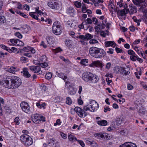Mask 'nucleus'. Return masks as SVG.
<instances>
[{
	"label": "nucleus",
	"mask_w": 147,
	"mask_h": 147,
	"mask_svg": "<svg viewBox=\"0 0 147 147\" xmlns=\"http://www.w3.org/2000/svg\"><path fill=\"white\" fill-rule=\"evenodd\" d=\"M74 5L75 6L78 8H80L81 7V3L76 1L75 2Z\"/></svg>",
	"instance_id": "46"
},
{
	"label": "nucleus",
	"mask_w": 147,
	"mask_h": 147,
	"mask_svg": "<svg viewBox=\"0 0 147 147\" xmlns=\"http://www.w3.org/2000/svg\"><path fill=\"white\" fill-rule=\"evenodd\" d=\"M98 26L100 27V28L101 29H103L105 28V24L104 23V22L102 21V24H98Z\"/></svg>",
	"instance_id": "54"
},
{
	"label": "nucleus",
	"mask_w": 147,
	"mask_h": 147,
	"mask_svg": "<svg viewBox=\"0 0 147 147\" xmlns=\"http://www.w3.org/2000/svg\"><path fill=\"white\" fill-rule=\"evenodd\" d=\"M35 8L36 12H37V13H38L39 15H41L43 14V13L40 10H39V7H37Z\"/></svg>",
	"instance_id": "40"
},
{
	"label": "nucleus",
	"mask_w": 147,
	"mask_h": 147,
	"mask_svg": "<svg viewBox=\"0 0 147 147\" xmlns=\"http://www.w3.org/2000/svg\"><path fill=\"white\" fill-rule=\"evenodd\" d=\"M24 45V43L21 41L20 40L18 39L17 42V46H23Z\"/></svg>",
	"instance_id": "43"
},
{
	"label": "nucleus",
	"mask_w": 147,
	"mask_h": 147,
	"mask_svg": "<svg viewBox=\"0 0 147 147\" xmlns=\"http://www.w3.org/2000/svg\"><path fill=\"white\" fill-rule=\"evenodd\" d=\"M138 112L139 113L144 114L145 113V111H144L143 108L142 107H140L138 110Z\"/></svg>",
	"instance_id": "53"
},
{
	"label": "nucleus",
	"mask_w": 147,
	"mask_h": 147,
	"mask_svg": "<svg viewBox=\"0 0 147 147\" xmlns=\"http://www.w3.org/2000/svg\"><path fill=\"white\" fill-rule=\"evenodd\" d=\"M84 24L86 25H88L91 24L92 23V20L89 18H88L86 20H85L84 21Z\"/></svg>",
	"instance_id": "24"
},
{
	"label": "nucleus",
	"mask_w": 147,
	"mask_h": 147,
	"mask_svg": "<svg viewBox=\"0 0 147 147\" xmlns=\"http://www.w3.org/2000/svg\"><path fill=\"white\" fill-rule=\"evenodd\" d=\"M68 138L69 140L70 141H74V140H77V138L71 134H70L68 135Z\"/></svg>",
	"instance_id": "32"
},
{
	"label": "nucleus",
	"mask_w": 147,
	"mask_h": 147,
	"mask_svg": "<svg viewBox=\"0 0 147 147\" xmlns=\"http://www.w3.org/2000/svg\"><path fill=\"white\" fill-rule=\"evenodd\" d=\"M133 3L137 6H140V4L141 3L140 0H132Z\"/></svg>",
	"instance_id": "30"
},
{
	"label": "nucleus",
	"mask_w": 147,
	"mask_h": 147,
	"mask_svg": "<svg viewBox=\"0 0 147 147\" xmlns=\"http://www.w3.org/2000/svg\"><path fill=\"white\" fill-rule=\"evenodd\" d=\"M105 47H107L109 46H111L112 47H114L116 45L114 41H111L105 42Z\"/></svg>",
	"instance_id": "19"
},
{
	"label": "nucleus",
	"mask_w": 147,
	"mask_h": 147,
	"mask_svg": "<svg viewBox=\"0 0 147 147\" xmlns=\"http://www.w3.org/2000/svg\"><path fill=\"white\" fill-rule=\"evenodd\" d=\"M61 122L60 121V119H57L56 121V123H54V125L55 126H56L57 125H61Z\"/></svg>",
	"instance_id": "55"
},
{
	"label": "nucleus",
	"mask_w": 147,
	"mask_h": 147,
	"mask_svg": "<svg viewBox=\"0 0 147 147\" xmlns=\"http://www.w3.org/2000/svg\"><path fill=\"white\" fill-rule=\"evenodd\" d=\"M52 76V73L51 72H49L46 74L45 78L47 80H49L51 79Z\"/></svg>",
	"instance_id": "37"
},
{
	"label": "nucleus",
	"mask_w": 147,
	"mask_h": 147,
	"mask_svg": "<svg viewBox=\"0 0 147 147\" xmlns=\"http://www.w3.org/2000/svg\"><path fill=\"white\" fill-rule=\"evenodd\" d=\"M128 53L129 55H133L135 54V52L132 50H129L128 51Z\"/></svg>",
	"instance_id": "62"
},
{
	"label": "nucleus",
	"mask_w": 147,
	"mask_h": 147,
	"mask_svg": "<svg viewBox=\"0 0 147 147\" xmlns=\"http://www.w3.org/2000/svg\"><path fill=\"white\" fill-rule=\"evenodd\" d=\"M111 64L110 62L107 63L106 65L105 68L106 69H109L111 67Z\"/></svg>",
	"instance_id": "57"
},
{
	"label": "nucleus",
	"mask_w": 147,
	"mask_h": 147,
	"mask_svg": "<svg viewBox=\"0 0 147 147\" xmlns=\"http://www.w3.org/2000/svg\"><path fill=\"white\" fill-rule=\"evenodd\" d=\"M88 60L87 59H82L80 62V63L82 65H85L86 63H88Z\"/></svg>",
	"instance_id": "39"
},
{
	"label": "nucleus",
	"mask_w": 147,
	"mask_h": 147,
	"mask_svg": "<svg viewBox=\"0 0 147 147\" xmlns=\"http://www.w3.org/2000/svg\"><path fill=\"white\" fill-rule=\"evenodd\" d=\"M72 102V100L69 97H67L66 101V103L68 105H70L71 104Z\"/></svg>",
	"instance_id": "42"
},
{
	"label": "nucleus",
	"mask_w": 147,
	"mask_h": 147,
	"mask_svg": "<svg viewBox=\"0 0 147 147\" xmlns=\"http://www.w3.org/2000/svg\"><path fill=\"white\" fill-rule=\"evenodd\" d=\"M76 37L77 38H80L82 40H88L92 38L93 37V35L87 33L85 35H80L79 36H78Z\"/></svg>",
	"instance_id": "11"
},
{
	"label": "nucleus",
	"mask_w": 147,
	"mask_h": 147,
	"mask_svg": "<svg viewBox=\"0 0 147 147\" xmlns=\"http://www.w3.org/2000/svg\"><path fill=\"white\" fill-rule=\"evenodd\" d=\"M74 11V9L71 7H69L67 9V13L69 14L73 13Z\"/></svg>",
	"instance_id": "38"
},
{
	"label": "nucleus",
	"mask_w": 147,
	"mask_h": 147,
	"mask_svg": "<svg viewBox=\"0 0 147 147\" xmlns=\"http://www.w3.org/2000/svg\"><path fill=\"white\" fill-rule=\"evenodd\" d=\"M98 77L96 75L92 74L89 82L96 83L98 81Z\"/></svg>",
	"instance_id": "15"
},
{
	"label": "nucleus",
	"mask_w": 147,
	"mask_h": 147,
	"mask_svg": "<svg viewBox=\"0 0 147 147\" xmlns=\"http://www.w3.org/2000/svg\"><path fill=\"white\" fill-rule=\"evenodd\" d=\"M21 73H23V76L26 78H28L31 77V75L29 73L26 68L24 69L23 71L21 72Z\"/></svg>",
	"instance_id": "20"
},
{
	"label": "nucleus",
	"mask_w": 147,
	"mask_h": 147,
	"mask_svg": "<svg viewBox=\"0 0 147 147\" xmlns=\"http://www.w3.org/2000/svg\"><path fill=\"white\" fill-rule=\"evenodd\" d=\"M141 74L142 73L140 71L139 72H136L135 73V75L136 76L137 78L138 79H139L140 78L138 75H139L140 76H141Z\"/></svg>",
	"instance_id": "60"
},
{
	"label": "nucleus",
	"mask_w": 147,
	"mask_h": 147,
	"mask_svg": "<svg viewBox=\"0 0 147 147\" xmlns=\"http://www.w3.org/2000/svg\"><path fill=\"white\" fill-rule=\"evenodd\" d=\"M62 51V50L59 47H58L53 50V52L55 53H57L59 52H61Z\"/></svg>",
	"instance_id": "47"
},
{
	"label": "nucleus",
	"mask_w": 147,
	"mask_h": 147,
	"mask_svg": "<svg viewBox=\"0 0 147 147\" xmlns=\"http://www.w3.org/2000/svg\"><path fill=\"white\" fill-rule=\"evenodd\" d=\"M90 104H93L90 105L91 108L92 110H91L90 111L92 112H94L96 111L99 108V106L98 104L94 100H92L90 102Z\"/></svg>",
	"instance_id": "13"
},
{
	"label": "nucleus",
	"mask_w": 147,
	"mask_h": 147,
	"mask_svg": "<svg viewBox=\"0 0 147 147\" xmlns=\"http://www.w3.org/2000/svg\"><path fill=\"white\" fill-rule=\"evenodd\" d=\"M20 140L26 145L30 146L33 143L32 138L27 134H23L20 138Z\"/></svg>",
	"instance_id": "3"
},
{
	"label": "nucleus",
	"mask_w": 147,
	"mask_h": 147,
	"mask_svg": "<svg viewBox=\"0 0 147 147\" xmlns=\"http://www.w3.org/2000/svg\"><path fill=\"white\" fill-rule=\"evenodd\" d=\"M131 142H127L124 143L123 144L120 145L119 147H129Z\"/></svg>",
	"instance_id": "34"
},
{
	"label": "nucleus",
	"mask_w": 147,
	"mask_h": 147,
	"mask_svg": "<svg viewBox=\"0 0 147 147\" xmlns=\"http://www.w3.org/2000/svg\"><path fill=\"white\" fill-rule=\"evenodd\" d=\"M7 49V51L10 53L15 52L17 50V49L14 47H12L11 48H9Z\"/></svg>",
	"instance_id": "28"
},
{
	"label": "nucleus",
	"mask_w": 147,
	"mask_h": 147,
	"mask_svg": "<svg viewBox=\"0 0 147 147\" xmlns=\"http://www.w3.org/2000/svg\"><path fill=\"white\" fill-rule=\"evenodd\" d=\"M87 10L86 8L85 5H83L82 7V12L83 13H86L87 12Z\"/></svg>",
	"instance_id": "59"
},
{
	"label": "nucleus",
	"mask_w": 147,
	"mask_h": 147,
	"mask_svg": "<svg viewBox=\"0 0 147 147\" xmlns=\"http://www.w3.org/2000/svg\"><path fill=\"white\" fill-rule=\"evenodd\" d=\"M46 139L47 140L48 144H54L55 141V140H53L52 138L49 139L48 136L46 137Z\"/></svg>",
	"instance_id": "27"
},
{
	"label": "nucleus",
	"mask_w": 147,
	"mask_h": 147,
	"mask_svg": "<svg viewBox=\"0 0 147 147\" xmlns=\"http://www.w3.org/2000/svg\"><path fill=\"white\" fill-rule=\"evenodd\" d=\"M7 71L13 74H15V72L19 70V69L17 67H8L7 69Z\"/></svg>",
	"instance_id": "18"
},
{
	"label": "nucleus",
	"mask_w": 147,
	"mask_h": 147,
	"mask_svg": "<svg viewBox=\"0 0 147 147\" xmlns=\"http://www.w3.org/2000/svg\"><path fill=\"white\" fill-rule=\"evenodd\" d=\"M18 39H10V41L11 43L14 44L15 45L17 46Z\"/></svg>",
	"instance_id": "41"
},
{
	"label": "nucleus",
	"mask_w": 147,
	"mask_h": 147,
	"mask_svg": "<svg viewBox=\"0 0 147 147\" xmlns=\"http://www.w3.org/2000/svg\"><path fill=\"white\" fill-rule=\"evenodd\" d=\"M94 63L95 64V66L97 67H99L100 68H102L103 67V65L102 63L99 61H95Z\"/></svg>",
	"instance_id": "25"
},
{
	"label": "nucleus",
	"mask_w": 147,
	"mask_h": 147,
	"mask_svg": "<svg viewBox=\"0 0 147 147\" xmlns=\"http://www.w3.org/2000/svg\"><path fill=\"white\" fill-rule=\"evenodd\" d=\"M3 82V85L5 88L9 89H13V87L12 86L13 84H12L11 76L5 78ZM2 85H3V84Z\"/></svg>",
	"instance_id": "6"
},
{
	"label": "nucleus",
	"mask_w": 147,
	"mask_h": 147,
	"mask_svg": "<svg viewBox=\"0 0 147 147\" xmlns=\"http://www.w3.org/2000/svg\"><path fill=\"white\" fill-rule=\"evenodd\" d=\"M32 120L33 122L36 123H39L40 122V115L39 114H33L31 116Z\"/></svg>",
	"instance_id": "14"
},
{
	"label": "nucleus",
	"mask_w": 147,
	"mask_h": 147,
	"mask_svg": "<svg viewBox=\"0 0 147 147\" xmlns=\"http://www.w3.org/2000/svg\"><path fill=\"white\" fill-rule=\"evenodd\" d=\"M138 57V56L137 55H133L131 56L130 58L131 60L135 61L137 60Z\"/></svg>",
	"instance_id": "44"
},
{
	"label": "nucleus",
	"mask_w": 147,
	"mask_h": 147,
	"mask_svg": "<svg viewBox=\"0 0 147 147\" xmlns=\"http://www.w3.org/2000/svg\"><path fill=\"white\" fill-rule=\"evenodd\" d=\"M103 133H98L94 134L95 137H97L99 139H102Z\"/></svg>",
	"instance_id": "31"
},
{
	"label": "nucleus",
	"mask_w": 147,
	"mask_h": 147,
	"mask_svg": "<svg viewBox=\"0 0 147 147\" xmlns=\"http://www.w3.org/2000/svg\"><path fill=\"white\" fill-rule=\"evenodd\" d=\"M19 119L18 117H16L15 119L14 120V122L16 123V125H18L20 123L19 121Z\"/></svg>",
	"instance_id": "51"
},
{
	"label": "nucleus",
	"mask_w": 147,
	"mask_h": 147,
	"mask_svg": "<svg viewBox=\"0 0 147 147\" xmlns=\"http://www.w3.org/2000/svg\"><path fill=\"white\" fill-rule=\"evenodd\" d=\"M45 23H46L47 24H51L52 23V21L49 18H46L45 19Z\"/></svg>",
	"instance_id": "48"
},
{
	"label": "nucleus",
	"mask_w": 147,
	"mask_h": 147,
	"mask_svg": "<svg viewBox=\"0 0 147 147\" xmlns=\"http://www.w3.org/2000/svg\"><path fill=\"white\" fill-rule=\"evenodd\" d=\"M74 111L80 117H84L87 115V113L79 107H75Z\"/></svg>",
	"instance_id": "7"
},
{
	"label": "nucleus",
	"mask_w": 147,
	"mask_h": 147,
	"mask_svg": "<svg viewBox=\"0 0 147 147\" xmlns=\"http://www.w3.org/2000/svg\"><path fill=\"white\" fill-rule=\"evenodd\" d=\"M96 122L99 125L105 126L107 125V122L106 120H103L101 121H97Z\"/></svg>",
	"instance_id": "21"
},
{
	"label": "nucleus",
	"mask_w": 147,
	"mask_h": 147,
	"mask_svg": "<svg viewBox=\"0 0 147 147\" xmlns=\"http://www.w3.org/2000/svg\"><path fill=\"white\" fill-rule=\"evenodd\" d=\"M132 19L135 22L137 23V26H139L140 25V22L141 21V20L140 19L138 20L135 16L133 17Z\"/></svg>",
	"instance_id": "29"
},
{
	"label": "nucleus",
	"mask_w": 147,
	"mask_h": 147,
	"mask_svg": "<svg viewBox=\"0 0 147 147\" xmlns=\"http://www.w3.org/2000/svg\"><path fill=\"white\" fill-rule=\"evenodd\" d=\"M60 58L63 61L66 63H68L69 62V61L68 59H65L64 57L63 56H60Z\"/></svg>",
	"instance_id": "50"
},
{
	"label": "nucleus",
	"mask_w": 147,
	"mask_h": 147,
	"mask_svg": "<svg viewBox=\"0 0 147 147\" xmlns=\"http://www.w3.org/2000/svg\"><path fill=\"white\" fill-rule=\"evenodd\" d=\"M53 32L55 34L60 35L62 32V28L61 25L58 22H55L53 23L52 28Z\"/></svg>",
	"instance_id": "4"
},
{
	"label": "nucleus",
	"mask_w": 147,
	"mask_h": 147,
	"mask_svg": "<svg viewBox=\"0 0 147 147\" xmlns=\"http://www.w3.org/2000/svg\"><path fill=\"white\" fill-rule=\"evenodd\" d=\"M35 13V12H30L29 13V15L32 17V18L36 20H38V17L36 15L34 14V13Z\"/></svg>",
	"instance_id": "35"
},
{
	"label": "nucleus",
	"mask_w": 147,
	"mask_h": 147,
	"mask_svg": "<svg viewBox=\"0 0 147 147\" xmlns=\"http://www.w3.org/2000/svg\"><path fill=\"white\" fill-rule=\"evenodd\" d=\"M15 35L19 38H22V35L20 32H16Z\"/></svg>",
	"instance_id": "58"
},
{
	"label": "nucleus",
	"mask_w": 147,
	"mask_h": 147,
	"mask_svg": "<svg viewBox=\"0 0 147 147\" xmlns=\"http://www.w3.org/2000/svg\"><path fill=\"white\" fill-rule=\"evenodd\" d=\"M57 76L64 80L66 83L65 80L67 78V77L66 76H64V73L62 72L58 73L57 74Z\"/></svg>",
	"instance_id": "23"
},
{
	"label": "nucleus",
	"mask_w": 147,
	"mask_h": 147,
	"mask_svg": "<svg viewBox=\"0 0 147 147\" xmlns=\"http://www.w3.org/2000/svg\"><path fill=\"white\" fill-rule=\"evenodd\" d=\"M5 21V18L3 16H0V23H3Z\"/></svg>",
	"instance_id": "49"
},
{
	"label": "nucleus",
	"mask_w": 147,
	"mask_h": 147,
	"mask_svg": "<svg viewBox=\"0 0 147 147\" xmlns=\"http://www.w3.org/2000/svg\"><path fill=\"white\" fill-rule=\"evenodd\" d=\"M67 24L68 25V26L71 28L72 30L76 29L78 28L75 22H73L70 21H68L67 22Z\"/></svg>",
	"instance_id": "17"
},
{
	"label": "nucleus",
	"mask_w": 147,
	"mask_h": 147,
	"mask_svg": "<svg viewBox=\"0 0 147 147\" xmlns=\"http://www.w3.org/2000/svg\"><path fill=\"white\" fill-rule=\"evenodd\" d=\"M89 53L92 56L96 59H101L106 54V52L103 49L94 47H90Z\"/></svg>",
	"instance_id": "1"
},
{
	"label": "nucleus",
	"mask_w": 147,
	"mask_h": 147,
	"mask_svg": "<svg viewBox=\"0 0 147 147\" xmlns=\"http://www.w3.org/2000/svg\"><path fill=\"white\" fill-rule=\"evenodd\" d=\"M129 11V9H126V11L125 9L119 10L117 11V14L118 16H122L125 15Z\"/></svg>",
	"instance_id": "16"
},
{
	"label": "nucleus",
	"mask_w": 147,
	"mask_h": 147,
	"mask_svg": "<svg viewBox=\"0 0 147 147\" xmlns=\"http://www.w3.org/2000/svg\"><path fill=\"white\" fill-rule=\"evenodd\" d=\"M123 1L121 0L120 1H119L117 3V5H119L120 7H122L123 6Z\"/></svg>",
	"instance_id": "64"
},
{
	"label": "nucleus",
	"mask_w": 147,
	"mask_h": 147,
	"mask_svg": "<svg viewBox=\"0 0 147 147\" xmlns=\"http://www.w3.org/2000/svg\"><path fill=\"white\" fill-rule=\"evenodd\" d=\"M20 61L23 63H25L28 61V59L26 57H22L20 58Z\"/></svg>",
	"instance_id": "33"
},
{
	"label": "nucleus",
	"mask_w": 147,
	"mask_h": 147,
	"mask_svg": "<svg viewBox=\"0 0 147 147\" xmlns=\"http://www.w3.org/2000/svg\"><path fill=\"white\" fill-rule=\"evenodd\" d=\"M111 138V137L109 136V134L107 133H103L102 139H105L108 140Z\"/></svg>",
	"instance_id": "26"
},
{
	"label": "nucleus",
	"mask_w": 147,
	"mask_h": 147,
	"mask_svg": "<svg viewBox=\"0 0 147 147\" xmlns=\"http://www.w3.org/2000/svg\"><path fill=\"white\" fill-rule=\"evenodd\" d=\"M20 106L22 111L26 113H28L30 112V107L27 102H22L20 104Z\"/></svg>",
	"instance_id": "8"
},
{
	"label": "nucleus",
	"mask_w": 147,
	"mask_h": 147,
	"mask_svg": "<svg viewBox=\"0 0 147 147\" xmlns=\"http://www.w3.org/2000/svg\"><path fill=\"white\" fill-rule=\"evenodd\" d=\"M114 71L116 74L120 73L123 76H127L130 73V70L128 67H115Z\"/></svg>",
	"instance_id": "2"
},
{
	"label": "nucleus",
	"mask_w": 147,
	"mask_h": 147,
	"mask_svg": "<svg viewBox=\"0 0 147 147\" xmlns=\"http://www.w3.org/2000/svg\"><path fill=\"white\" fill-rule=\"evenodd\" d=\"M65 43L66 46L68 48L71 46L72 42L70 40H66L65 41Z\"/></svg>",
	"instance_id": "36"
},
{
	"label": "nucleus",
	"mask_w": 147,
	"mask_h": 147,
	"mask_svg": "<svg viewBox=\"0 0 147 147\" xmlns=\"http://www.w3.org/2000/svg\"><path fill=\"white\" fill-rule=\"evenodd\" d=\"M98 42V41L94 39H91L89 41V43L92 44L97 43Z\"/></svg>",
	"instance_id": "45"
},
{
	"label": "nucleus",
	"mask_w": 147,
	"mask_h": 147,
	"mask_svg": "<svg viewBox=\"0 0 147 147\" xmlns=\"http://www.w3.org/2000/svg\"><path fill=\"white\" fill-rule=\"evenodd\" d=\"M48 5L52 9L57 10L59 9V4L57 2L54 1H52L48 3Z\"/></svg>",
	"instance_id": "12"
},
{
	"label": "nucleus",
	"mask_w": 147,
	"mask_h": 147,
	"mask_svg": "<svg viewBox=\"0 0 147 147\" xmlns=\"http://www.w3.org/2000/svg\"><path fill=\"white\" fill-rule=\"evenodd\" d=\"M11 77L13 84L12 86L13 87V89L18 87L22 83L20 78L16 76H13Z\"/></svg>",
	"instance_id": "5"
},
{
	"label": "nucleus",
	"mask_w": 147,
	"mask_h": 147,
	"mask_svg": "<svg viewBox=\"0 0 147 147\" xmlns=\"http://www.w3.org/2000/svg\"><path fill=\"white\" fill-rule=\"evenodd\" d=\"M92 74V73L89 72H85L82 74V78L86 82H89Z\"/></svg>",
	"instance_id": "9"
},
{
	"label": "nucleus",
	"mask_w": 147,
	"mask_h": 147,
	"mask_svg": "<svg viewBox=\"0 0 147 147\" xmlns=\"http://www.w3.org/2000/svg\"><path fill=\"white\" fill-rule=\"evenodd\" d=\"M30 30V28L29 26H25L24 27H22L20 28V30L24 33H27Z\"/></svg>",
	"instance_id": "22"
},
{
	"label": "nucleus",
	"mask_w": 147,
	"mask_h": 147,
	"mask_svg": "<svg viewBox=\"0 0 147 147\" xmlns=\"http://www.w3.org/2000/svg\"><path fill=\"white\" fill-rule=\"evenodd\" d=\"M30 70L34 71L35 73H39L40 74H42V71H41V68L40 66H31L29 67Z\"/></svg>",
	"instance_id": "10"
},
{
	"label": "nucleus",
	"mask_w": 147,
	"mask_h": 147,
	"mask_svg": "<svg viewBox=\"0 0 147 147\" xmlns=\"http://www.w3.org/2000/svg\"><path fill=\"white\" fill-rule=\"evenodd\" d=\"M120 133L122 135H123L125 136L127 134V132L126 130L125 129L121 130L120 132Z\"/></svg>",
	"instance_id": "52"
},
{
	"label": "nucleus",
	"mask_w": 147,
	"mask_h": 147,
	"mask_svg": "<svg viewBox=\"0 0 147 147\" xmlns=\"http://www.w3.org/2000/svg\"><path fill=\"white\" fill-rule=\"evenodd\" d=\"M92 22H93L95 24H96L98 22L97 19L95 17H93L92 18Z\"/></svg>",
	"instance_id": "63"
},
{
	"label": "nucleus",
	"mask_w": 147,
	"mask_h": 147,
	"mask_svg": "<svg viewBox=\"0 0 147 147\" xmlns=\"http://www.w3.org/2000/svg\"><path fill=\"white\" fill-rule=\"evenodd\" d=\"M140 84L144 88L147 89V85L144 82H142L140 83Z\"/></svg>",
	"instance_id": "61"
},
{
	"label": "nucleus",
	"mask_w": 147,
	"mask_h": 147,
	"mask_svg": "<svg viewBox=\"0 0 147 147\" xmlns=\"http://www.w3.org/2000/svg\"><path fill=\"white\" fill-rule=\"evenodd\" d=\"M122 122V120L121 118H118L116 120V124H117L118 125H120L121 124Z\"/></svg>",
	"instance_id": "56"
}]
</instances>
